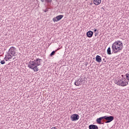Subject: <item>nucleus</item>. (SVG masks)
Returning <instances> with one entry per match:
<instances>
[{
	"label": "nucleus",
	"instance_id": "nucleus-19",
	"mask_svg": "<svg viewBox=\"0 0 129 129\" xmlns=\"http://www.w3.org/2000/svg\"><path fill=\"white\" fill-rule=\"evenodd\" d=\"M5 60H6V61H8V60H10V58H8V57H7L5 55V57L4 58Z\"/></svg>",
	"mask_w": 129,
	"mask_h": 129
},
{
	"label": "nucleus",
	"instance_id": "nucleus-18",
	"mask_svg": "<svg viewBox=\"0 0 129 129\" xmlns=\"http://www.w3.org/2000/svg\"><path fill=\"white\" fill-rule=\"evenodd\" d=\"M1 64H2V65H4V64L6 63V61H5V60H3L1 61Z\"/></svg>",
	"mask_w": 129,
	"mask_h": 129
},
{
	"label": "nucleus",
	"instance_id": "nucleus-7",
	"mask_svg": "<svg viewBox=\"0 0 129 129\" xmlns=\"http://www.w3.org/2000/svg\"><path fill=\"white\" fill-rule=\"evenodd\" d=\"M63 17H64L63 15H58L56 17L53 18L52 20L53 22H58V21H60V20H61L63 18Z\"/></svg>",
	"mask_w": 129,
	"mask_h": 129
},
{
	"label": "nucleus",
	"instance_id": "nucleus-4",
	"mask_svg": "<svg viewBox=\"0 0 129 129\" xmlns=\"http://www.w3.org/2000/svg\"><path fill=\"white\" fill-rule=\"evenodd\" d=\"M122 48H123L122 43L119 40L115 41L112 45V49H122Z\"/></svg>",
	"mask_w": 129,
	"mask_h": 129
},
{
	"label": "nucleus",
	"instance_id": "nucleus-23",
	"mask_svg": "<svg viewBox=\"0 0 129 129\" xmlns=\"http://www.w3.org/2000/svg\"><path fill=\"white\" fill-rule=\"evenodd\" d=\"M103 61H104V62H106V60H105V58H104V59H103Z\"/></svg>",
	"mask_w": 129,
	"mask_h": 129
},
{
	"label": "nucleus",
	"instance_id": "nucleus-5",
	"mask_svg": "<svg viewBox=\"0 0 129 129\" xmlns=\"http://www.w3.org/2000/svg\"><path fill=\"white\" fill-rule=\"evenodd\" d=\"M16 53V51H15V49H9V51L7 55L5 56L8 57V59H12L13 58V55Z\"/></svg>",
	"mask_w": 129,
	"mask_h": 129
},
{
	"label": "nucleus",
	"instance_id": "nucleus-25",
	"mask_svg": "<svg viewBox=\"0 0 129 129\" xmlns=\"http://www.w3.org/2000/svg\"><path fill=\"white\" fill-rule=\"evenodd\" d=\"M10 49H12V47H11Z\"/></svg>",
	"mask_w": 129,
	"mask_h": 129
},
{
	"label": "nucleus",
	"instance_id": "nucleus-24",
	"mask_svg": "<svg viewBox=\"0 0 129 129\" xmlns=\"http://www.w3.org/2000/svg\"><path fill=\"white\" fill-rule=\"evenodd\" d=\"M108 49H110V47H108Z\"/></svg>",
	"mask_w": 129,
	"mask_h": 129
},
{
	"label": "nucleus",
	"instance_id": "nucleus-8",
	"mask_svg": "<svg viewBox=\"0 0 129 129\" xmlns=\"http://www.w3.org/2000/svg\"><path fill=\"white\" fill-rule=\"evenodd\" d=\"M82 79H79V80H76L75 85L76 86H80L82 84Z\"/></svg>",
	"mask_w": 129,
	"mask_h": 129
},
{
	"label": "nucleus",
	"instance_id": "nucleus-10",
	"mask_svg": "<svg viewBox=\"0 0 129 129\" xmlns=\"http://www.w3.org/2000/svg\"><path fill=\"white\" fill-rule=\"evenodd\" d=\"M96 61L98 62V63H100L102 61L101 57L98 55L96 56Z\"/></svg>",
	"mask_w": 129,
	"mask_h": 129
},
{
	"label": "nucleus",
	"instance_id": "nucleus-13",
	"mask_svg": "<svg viewBox=\"0 0 129 129\" xmlns=\"http://www.w3.org/2000/svg\"><path fill=\"white\" fill-rule=\"evenodd\" d=\"M42 3H44V2H45V3H47V4H50L52 3V0H40Z\"/></svg>",
	"mask_w": 129,
	"mask_h": 129
},
{
	"label": "nucleus",
	"instance_id": "nucleus-3",
	"mask_svg": "<svg viewBox=\"0 0 129 129\" xmlns=\"http://www.w3.org/2000/svg\"><path fill=\"white\" fill-rule=\"evenodd\" d=\"M114 83L115 84L121 86V87H124L126 85H128V81H126V79L124 78H122L119 80H114Z\"/></svg>",
	"mask_w": 129,
	"mask_h": 129
},
{
	"label": "nucleus",
	"instance_id": "nucleus-6",
	"mask_svg": "<svg viewBox=\"0 0 129 129\" xmlns=\"http://www.w3.org/2000/svg\"><path fill=\"white\" fill-rule=\"evenodd\" d=\"M79 115L77 114H74L71 116V119L72 121H75L79 119Z\"/></svg>",
	"mask_w": 129,
	"mask_h": 129
},
{
	"label": "nucleus",
	"instance_id": "nucleus-14",
	"mask_svg": "<svg viewBox=\"0 0 129 129\" xmlns=\"http://www.w3.org/2000/svg\"><path fill=\"white\" fill-rule=\"evenodd\" d=\"M56 51H57V50H55V51H53L50 53V56L51 57H52V56H53V55H55V53H56Z\"/></svg>",
	"mask_w": 129,
	"mask_h": 129
},
{
	"label": "nucleus",
	"instance_id": "nucleus-17",
	"mask_svg": "<svg viewBox=\"0 0 129 129\" xmlns=\"http://www.w3.org/2000/svg\"><path fill=\"white\" fill-rule=\"evenodd\" d=\"M112 50H113V52L114 53H116V52L118 51V50H121V49H113Z\"/></svg>",
	"mask_w": 129,
	"mask_h": 129
},
{
	"label": "nucleus",
	"instance_id": "nucleus-20",
	"mask_svg": "<svg viewBox=\"0 0 129 129\" xmlns=\"http://www.w3.org/2000/svg\"><path fill=\"white\" fill-rule=\"evenodd\" d=\"M95 37H96V36H98V31L95 33Z\"/></svg>",
	"mask_w": 129,
	"mask_h": 129
},
{
	"label": "nucleus",
	"instance_id": "nucleus-16",
	"mask_svg": "<svg viewBox=\"0 0 129 129\" xmlns=\"http://www.w3.org/2000/svg\"><path fill=\"white\" fill-rule=\"evenodd\" d=\"M125 76L127 80L129 81V73H127V74H126Z\"/></svg>",
	"mask_w": 129,
	"mask_h": 129
},
{
	"label": "nucleus",
	"instance_id": "nucleus-1",
	"mask_svg": "<svg viewBox=\"0 0 129 129\" xmlns=\"http://www.w3.org/2000/svg\"><path fill=\"white\" fill-rule=\"evenodd\" d=\"M42 59L36 58L33 61H30L28 62V67L32 69L34 72H38L39 71V68L38 66L41 65Z\"/></svg>",
	"mask_w": 129,
	"mask_h": 129
},
{
	"label": "nucleus",
	"instance_id": "nucleus-21",
	"mask_svg": "<svg viewBox=\"0 0 129 129\" xmlns=\"http://www.w3.org/2000/svg\"><path fill=\"white\" fill-rule=\"evenodd\" d=\"M48 11L49 10L47 8H46L45 10H43L44 13H47V12H48Z\"/></svg>",
	"mask_w": 129,
	"mask_h": 129
},
{
	"label": "nucleus",
	"instance_id": "nucleus-9",
	"mask_svg": "<svg viewBox=\"0 0 129 129\" xmlns=\"http://www.w3.org/2000/svg\"><path fill=\"white\" fill-rule=\"evenodd\" d=\"M93 36V32L91 31H89L87 32V36L88 38H91Z\"/></svg>",
	"mask_w": 129,
	"mask_h": 129
},
{
	"label": "nucleus",
	"instance_id": "nucleus-11",
	"mask_svg": "<svg viewBox=\"0 0 129 129\" xmlns=\"http://www.w3.org/2000/svg\"><path fill=\"white\" fill-rule=\"evenodd\" d=\"M89 129H98V126L96 125L91 124L89 126Z\"/></svg>",
	"mask_w": 129,
	"mask_h": 129
},
{
	"label": "nucleus",
	"instance_id": "nucleus-12",
	"mask_svg": "<svg viewBox=\"0 0 129 129\" xmlns=\"http://www.w3.org/2000/svg\"><path fill=\"white\" fill-rule=\"evenodd\" d=\"M93 2L94 5L98 6L101 3V0H93Z\"/></svg>",
	"mask_w": 129,
	"mask_h": 129
},
{
	"label": "nucleus",
	"instance_id": "nucleus-2",
	"mask_svg": "<svg viewBox=\"0 0 129 129\" xmlns=\"http://www.w3.org/2000/svg\"><path fill=\"white\" fill-rule=\"evenodd\" d=\"M102 119H105L107 121L105 122V123H108L109 122H111V121L114 119V117L112 116H104L97 118L96 119V122L98 124H103V123H101V120Z\"/></svg>",
	"mask_w": 129,
	"mask_h": 129
},
{
	"label": "nucleus",
	"instance_id": "nucleus-27",
	"mask_svg": "<svg viewBox=\"0 0 129 129\" xmlns=\"http://www.w3.org/2000/svg\"><path fill=\"white\" fill-rule=\"evenodd\" d=\"M58 49H60V48H59Z\"/></svg>",
	"mask_w": 129,
	"mask_h": 129
},
{
	"label": "nucleus",
	"instance_id": "nucleus-15",
	"mask_svg": "<svg viewBox=\"0 0 129 129\" xmlns=\"http://www.w3.org/2000/svg\"><path fill=\"white\" fill-rule=\"evenodd\" d=\"M107 52L108 55H110L111 54V50H110V49H107Z\"/></svg>",
	"mask_w": 129,
	"mask_h": 129
},
{
	"label": "nucleus",
	"instance_id": "nucleus-22",
	"mask_svg": "<svg viewBox=\"0 0 129 129\" xmlns=\"http://www.w3.org/2000/svg\"><path fill=\"white\" fill-rule=\"evenodd\" d=\"M94 33H97V29H95V30H94Z\"/></svg>",
	"mask_w": 129,
	"mask_h": 129
},
{
	"label": "nucleus",
	"instance_id": "nucleus-26",
	"mask_svg": "<svg viewBox=\"0 0 129 129\" xmlns=\"http://www.w3.org/2000/svg\"><path fill=\"white\" fill-rule=\"evenodd\" d=\"M123 75H122V77H123Z\"/></svg>",
	"mask_w": 129,
	"mask_h": 129
}]
</instances>
